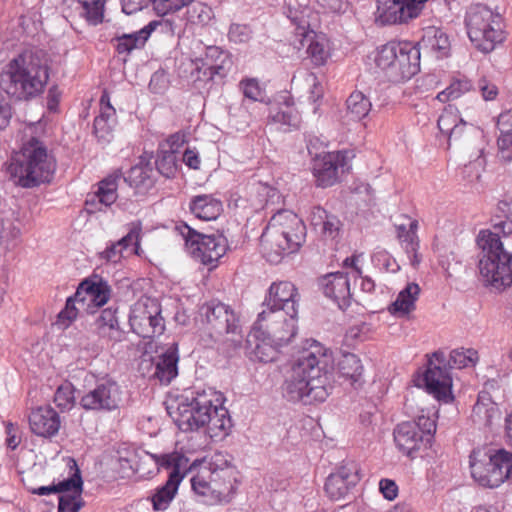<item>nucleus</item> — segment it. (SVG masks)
<instances>
[{"label":"nucleus","instance_id":"nucleus-1","mask_svg":"<svg viewBox=\"0 0 512 512\" xmlns=\"http://www.w3.org/2000/svg\"><path fill=\"white\" fill-rule=\"evenodd\" d=\"M332 353L321 343L312 340L291 367L283 386V396L291 402L310 405L323 402L332 390Z\"/></svg>","mask_w":512,"mask_h":512},{"label":"nucleus","instance_id":"nucleus-2","mask_svg":"<svg viewBox=\"0 0 512 512\" xmlns=\"http://www.w3.org/2000/svg\"><path fill=\"white\" fill-rule=\"evenodd\" d=\"M49 71L41 51H25L4 67L0 73V88L16 101H30L44 92Z\"/></svg>","mask_w":512,"mask_h":512},{"label":"nucleus","instance_id":"nucleus-3","mask_svg":"<svg viewBox=\"0 0 512 512\" xmlns=\"http://www.w3.org/2000/svg\"><path fill=\"white\" fill-rule=\"evenodd\" d=\"M180 430L194 431L207 426L211 437L228 435L232 421L228 410L221 404V396L210 390L196 392L182 399L172 414Z\"/></svg>","mask_w":512,"mask_h":512},{"label":"nucleus","instance_id":"nucleus-4","mask_svg":"<svg viewBox=\"0 0 512 512\" xmlns=\"http://www.w3.org/2000/svg\"><path fill=\"white\" fill-rule=\"evenodd\" d=\"M4 169L15 186L32 189L52 180L56 163L46 145L39 138L31 136L4 163Z\"/></svg>","mask_w":512,"mask_h":512},{"label":"nucleus","instance_id":"nucleus-5","mask_svg":"<svg viewBox=\"0 0 512 512\" xmlns=\"http://www.w3.org/2000/svg\"><path fill=\"white\" fill-rule=\"evenodd\" d=\"M477 245L481 249L479 270L485 282L496 289L511 286L512 253L504 249L498 233L481 230Z\"/></svg>","mask_w":512,"mask_h":512},{"label":"nucleus","instance_id":"nucleus-6","mask_svg":"<svg viewBox=\"0 0 512 512\" xmlns=\"http://www.w3.org/2000/svg\"><path fill=\"white\" fill-rule=\"evenodd\" d=\"M465 26L470 41L483 53L492 52L505 40L503 16L484 4L469 7L465 15Z\"/></svg>","mask_w":512,"mask_h":512},{"label":"nucleus","instance_id":"nucleus-7","mask_svg":"<svg viewBox=\"0 0 512 512\" xmlns=\"http://www.w3.org/2000/svg\"><path fill=\"white\" fill-rule=\"evenodd\" d=\"M472 478L483 487L496 488L512 479V452L492 447H478L469 456Z\"/></svg>","mask_w":512,"mask_h":512},{"label":"nucleus","instance_id":"nucleus-8","mask_svg":"<svg viewBox=\"0 0 512 512\" xmlns=\"http://www.w3.org/2000/svg\"><path fill=\"white\" fill-rule=\"evenodd\" d=\"M375 63L391 82L409 80L420 70V52L411 42H389L377 50Z\"/></svg>","mask_w":512,"mask_h":512},{"label":"nucleus","instance_id":"nucleus-9","mask_svg":"<svg viewBox=\"0 0 512 512\" xmlns=\"http://www.w3.org/2000/svg\"><path fill=\"white\" fill-rule=\"evenodd\" d=\"M175 229L185 241L190 255L204 265L216 267L228 249V241L222 233H201L186 223L176 225Z\"/></svg>","mask_w":512,"mask_h":512},{"label":"nucleus","instance_id":"nucleus-10","mask_svg":"<svg viewBox=\"0 0 512 512\" xmlns=\"http://www.w3.org/2000/svg\"><path fill=\"white\" fill-rule=\"evenodd\" d=\"M150 456L158 468L171 470L165 484L157 488L151 498L153 509L164 511L176 496L181 481L191 470L192 465L189 464V459L179 452L150 454Z\"/></svg>","mask_w":512,"mask_h":512},{"label":"nucleus","instance_id":"nucleus-11","mask_svg":"<svg viewBox=\"0 0 512 512\" xmlns=\"http://www.w3.org/2000/svg\"><path fill=\"white\" fill-rule=\"evenodd\" d=\"M129 324L132 331L142 338L162 335L165 322L158 300L147 296L140 297L131 307Z\"/></svg>","mask_w":512,"mask_h":512},{"label":"nucleus","instance_id":"nucleus-12","mask_svg":"<svg viewBox=\"0 0 512 512\" xmlns=\"http://www.w3.org/2000/svg\"><path fill=\"white\" fill-rule=\"evenodd\" d=\"M436 432L435 420L429 416L421 415L414 421H405L394 429V441L397 448L404 455L413 457L422 444H430Z\"/></svg>","mask_w":512,"mask_h":512},{"label":"nucleus","instance_id":"nucleus-13","mask_svg":"<svg viewBox=\"0 0 512 512\" xmlns=\"http://www.w3.org/2000/svg\"><path fill=\"white\" fill-rule=\"evenodd\" d=\"M253 327L267 332L278 343H289L297 333V316L286 308L262 306Z\"/></svg>","mask_w":512,"mask_h":512},{"label":"nucleus","instance_id":"nucleus-14","mask_svg":"<svg viewBox=\"0 0 512 512\" xmlns=\"http://www.w3.org/2000/svg\"><path fill=\"white\" fill-rule=\"evenodd\" d=\"M122 396L123 391L116 381L101 378L81 396L79 404L86 411L106 413L120 407Z\"/></svg>","mask_w":512,"mask_h":512},{"label":"nucleus","instance_id":"nucleus-15","mask_svg":"<svg viewBox=\"0 0 512 512\" xmlns=\"http://www.w3.org/2000/svg\"><path fill=\"white\" fill-rule=\"evenodd\" d=\"M427 0H377L376 22L380 25L407 23L418 17Z\"/></svg>","mask_w":512,"mask_h":512},{"label":"nucleus","instance_id":"nucleus-16","mask_svg":"<svg viewBox=\"0 0 512 512\" xmlns=\"http://www.w3.org/2000/svg\"><path fill=\"white\" fill-rule=\"evenodd\" d=\"M202 321L206 322L215 333L240 335L239 319L229 306L216 301H210L200 307Z\"/></svg>","mask_w":512,"mask_h":512},{"label":"nucleus","instance_id":"nucleus-17","mask_svg":"<svg viewBox=\"0 0 512 512\" xmlns=\"http://www.w3.org/2000/svg\"><path fill=\"white\" fill-rule=\"evenodd\" d=\"M360 481L359 469L355 462L349 461L340 465L326 479L325 492L334 501L345 499Z\"/></svg>","mask_w":512,"mask_h":512},{"label":"nucleus","instance_id":"nucleus-18","mask_svg":"<svg viewBox=\"0 0 512 512\" xmlns=\"http://www.w3.org/2000/svg\"><path fill=\"white\" fill-rule=\"evenodd\" d=\"M347 152H328L314 159L313 175L319 187L333 186L339 179V170L346 166Z\"/></svg>","mask_w":512,"mask_h":512},{"label":"nucleus","instance_id":"nucleus-19","mask_svg":"<svg viewBox=\"0 0 512 512\" xmlns=\"http://www.w3.org/2000/svg\"><path fill=\"white\" fill-rule=\"evenodd\" d=\"M218 456L202 469H207V478L210 480L215 493L221 496L227 504L231 501L236 490V478L234 467L225 460L218 464Z\"/></svg>","mask_w":512,"mask_h":512},{"label":"nucleus","instance_id":"nucleus-20","mask_svg":"<svg viewBox=\"0 0 512 512\" xmlns=\"http://www.w3.org/2000/svg\"><path fill=\"white\" fill-rule=\"evenodd\" d=\"M448 144L465 149L470 157L478 158L484 150V133L479 127L460 119L448 137Z\"/></svg>","mask_w":512,"mask_h":512},{"label":"nucleus","instance_id":"nucleus-21","mask_svg":"<svg viewBox=\"0 0 512 512\" xmlns=\"http://www.w3.org/2000/svg\"><path fill=\"white\" fill-rule=\"evenodd\" d=\"M247 350L251 360L269 363L277 359L279 347L287 343H278L267 332L252 327L247 336Z\"/></svg>","mask_w":512,"mask_h":512},{"label":"nucleus","instance_id":"nucleus-22","mask_svg":"<svg viewBox=\"0 0 512 512\" xmlns=\"http://www.w3.org/2000/svg\"><path fill=\"white\" fill-rule=\"evenodd\" d=\"M271 237H277L284 233L286 236L293 238L303 244L306 237V226L297 214L290 210H279L269 220Z\"/></svg>","mask_w":512,"mask_h":512},{"label":"nucleus","instance_id":"nucleus-23","mask_svg":"<svg viewBox=\"0 0 512 512\" xmlns=\"http://www.w3.org/2000/svg\"><path fill=\"white\" fill-rule=\"evenodd\" d=\"M178 351L175 344L171 345L155 362L142 360L141 369L152 370L150 378L157 379L161 384H169L178 374Z\"/></svg>","mask_w":512,"mask_h":512},{"label":"nucleus","instance_id":"nucleus-24","mask_svg":"<svg viewBox=\"0 0 512 512\" xmlns=\"http://www.w3.org/2000/svg\"><path fill=\"white\" fill-rule=\"evenodd\" d=\"M299 293L288 281L274 282L268 289L262 306L286 308L292 315H298Z\"/></svg>","mask_w":512,"mask_h":512},{"label":"nucleus","instance_id":"nucleus-25","mask_svg":"<svg viewBox=\"0 0 512 512\" xmlns=\"http://www.w3.org/2000/svg\"><path fill=\"white\" fill-rule=\"evenodd\" d=\"M320 285L324 295L337 303L341 310H345L350 306L352 294L347 273H329L320 280Z\"/></svg>","mask_w":512,"mask_h":512},{"label":"nucleus","instance_id":"nucleus-26","mask_svg":"<svg viewBox=\"0 0 512 512\" xmlns=\"http://www.w3.org/2000/svg\"><path fill=\"white\" fill-rule=\"evenodd\" d=\"M269 232L270 226L267 225L260 239L266 258L270 263H279L284 255L295 253L302 246L301 243L294 241L284 233L274 238Z\"/></svg>","mask_w":512,"mask_h":512},{"label":"nucleus","instance_id":"nucleus-27","mask_svg":"<svg viewBox=\"0 0 512 512\" xmlns=\"http://www.w3.org/2000/svg\"><path fill=\"white\" fill-rule=\"evenodd\" d=\"M152 158V154L144 152L139 163L131 167L124 176V181L138 194H145L154 186Z\"/></svg>","mask_w":512,"mask_h":512},{"label":"nucleus","instance_id":"nucleus-28","mask_svg":"<svg viewBox=\"0 0 512 512\" xmlns=\"http://www.w3.org/2000/svg\"><path fill=\"white\" fill-rule=\"evenodd\" d=\"M424 382L427 392L436 399L444 402L452 400V378L445 367L432 366V360H429V366L424 374Z\"/></svg>","mask_w":512,"mask_h":512},{"label":"nucleus","instance_id":"nucleus-29","mask_svg":"<svg viewBox=\"0 0 512 512\" xmlns=\"http://www.w3.org/2000/svg\"><path fill=\"white\" fill-rule=\"evenodd\" d=\"M60 417L51 407H39L29 415V425L32 433L44 438L55 436L60 429Z\"/></svg>","mask_w":512,"mask_h":512},{"label":"nucleus","instance_id":"nucleus-30","mask_svg":"<svg viewBox=\"0 0 512 512\" xmlns=\"http://www.w3.org/2000/svg\"><path fill=\"white\" fill-rule=\"evenodd\" d=\"M198 61L202 63L203 74L208 75L210 80H214L215 76L225 77L232 66L230 54L218 46H207L204 56Z\"/></svg>","mask_w":512,"mask_h":512},{"label":"nucleus","instance_id":"nucleus-31","mask_svg":"<svg viewBox=\"0 0 512 512\" xmlns=\"http://www.w3.org/2000/svg\"><path fill=\"white\" fill-rule=\"evenodd\" d=\"M121 177L122 173L120 171H116L99 182L97 191L92 195H88L85 201L88 212L93 213L95 211L90 208V206L96 203L109 207L116 201L118 197V181Z\"/></svg>","mask_w":512,"mask_h":512},{"label":"nucleus","instance_id":"nucleus-32","mask_svg":"<svg viewBox=\"0 0 512 512\" xmlns=\"http://www.w3.org/2000/svg\"><path fill=\"white\" fill-rule=\"evenodd\" d=\"M100 105V113L94 119L93 133L99 140L109 141V136L116 124V111L106 93L101 96Z\"/></svg>","mask_w":512,"mask_h":512},{"label":"nucleus","instance_id":"nucleus-33","mask_svg":"<svg viewBox=\"0 0 512 512\" xmlns=\"http://www.w3.org/2000/svg\"><path fill=\"white\" fill-rule=\"evenodd\" d=\"M116 313L117 309H113L112 307L106 308L101 311L94 322V331L100 337L108 338L114 342L120 341L123 334Z\"/></svg>","mask_w":512,"mask_h":512},{"label":"nucleus","instance_id":"nucleus-34","mask_svg":"<svg viewBox=\"0 0 512 512\" xmlns=\"http://www.w3.org/2000/svg\"><path fill=\"white\" fill-rule=\"evenodd\" d=\"M190 211L201 220H215L223 211L222 202L213 195H197L192 198Z\"/></svg>","mask_w":512,"mask_h":512},{"label":"nucleus","instance_id":"nucleus-35","mask_svg":"<svg viewBox=\"0 0 512 512\" xmlns=\"http://www.w3.org/2000/svg\"><path fill=\"white\" fill-rule=\"evenodd\" d=\"M415 46L419 48V51L421 49L436 51L443 57L446 56L449 51L450 41L445 32L437 27L430 26L423 30V35Z\"/></svg>","mask_w":512,"mask_h":512},{"label":"nucleus","instance_id":"nucleus-36","mask_svg":"<svg viewBox=\"0 0 512 512\" xmlns=\"http://www.w3.org/2000/svg\"><path fill=\"white\" fill-rule=\"evenodd\" d=\"M206 474L207 469H201L191 478L192 490L206 505L226 504L221 496L214 492L212 484Z\"/></svg>","mask_w":512,"mask_h":512},{"label":"nucleus","instance_id":"nucleus-37","mask_svg":"<svg viewBox=\"0 0 512 512\" xmlns=\"http://www.w3.org/2000/svg\"><path fill=\"white\" fill-rule=\"evenodd\" d=\"M420 294V287L416 283H408L401 290L394 302L389 306L393 315L405 316L415 309V302Z\"/></svg>","mask_w":512,"mask_h":512},{"label":"nucleus","instance_id":"nucleus-38","mask_svg":"<svg viewBox=\"0 0 512 512\" xmlns=\"http://www.w3.org/2000/svg\"><path fill=\"white\" fill-rule=\"evenodd\" d=\"M472 419L481 426L489 427L493 424L494 420L500 419V410L497 404L489 397L479 396L473 406Z\"/></svg>","mask_w":512,"mask_h":512},{"label":"nucleus","instance_id":"nucleus-39","mask_svg":"<svg viewBox=\"0 0 512 512\" xmlns=\"http://www.w3.org/2000/svg\"><path fill=\"white\" fill-rule=\"evenodd\" d=\"M340 377L350 381L351 385H361L363 366L361 360L352 353H345L337 363Z\"/></svg>","mask_w":512,"mask_h":512},{"label":"nucleus","instance_id":"nucleus-40","mask_svg":"<svg viewBox=\"0 0 512 512\" xmlns=\"http://www.w3.org/2000/svg\"><path fill=\"white\" fill-rule=\"evenodd\" d=\"M269 118L272 122L283 126L284 131H291L298 129L301 123V116L298 110L289 103L278 107L276 110H271Z\"/></svg>","mask_w":512,"mask_h":512},{"label":"nucleus","instance_id":"nucleus-41","mask_svg":"<svg viewBox=\"0 0 512 512\" xmlns=\"http://www.w3.org/2000/svg\"><path fill=\"white\" fill-rule=\"evenodd\" d=\"M82 288H86V294L88 295L89 301L97 307L105 305L111 295L110 286L102 279H99L98 281L85 279L81 282V289Z\"/></svg>","mask_w":512,"mask_h":512},{"label":"nucleus","instance_id":"nucleus-42","mask_svg":"<svg viewBox=\"0 0 512 512\" xmlns=\"http://www.w3.org/2000/svg\"><path fill=\"white\" fill-rule=\"evenodd\" d=\"M154 164L158 173L168 179L175 177L178 170L177 156L164 146H159Z\"/></svg>","mask_w":512,"mask_h":512},{"label":"nucleus","instance_id":"nucleus-43","mask_svg":"<svg viewBox=\"0 0 512 512\" xmlns=\"http://www.w3.org/2000/svg\"><path fill=\"white\" fill-rule=\"evenodd\" d=\"M347 113L353 120L365 118L372 108L371 101L360 91H354L346 100Z\"/></svg>","mask_w":512,"mask_h":512},{"label":"nucleus","instance_id":"nucleus-44","mask_svg":"<svg viewBox=\"0 0 512 512\" xmlns=\"http://www.w3.org/2000/svg\"><path fill=\"white\" fill-rule=\"evenodd\" d=\"M68 466L72 473L67 479H64L63 481H60L58 484H55L56 494H68L67 492H72L71 495L81 494L83 488V481L81 477V472L77 466L76 461L72 458H69Z\"/></svg>","mask_w":512,"mask_h":512},{"label":"nucleus","instance_id":"nucleus-45","mask_svg":"<svg viewBox=\"0 0 512 512\" xmlns=\"http://www.w3.org/2000/svg\"><path fill=\"white\" fill-rule=\"evenodd\" d=\"M418 222L410 220L408 227L405 224L396 225L397 237L404 247L406 253L418 250L419 241L417 237Z\"/></svg>","mask_w":512,"mask_h":512},{"label":"nucleus","instance_id":"nucleus-46","mask_svg":"<svg viewBox=\"0 0 512 512\" xmlns=\"http://www.w3.org/2000/svg\"><path fill=\"white\" fill-rule=\"evenodd\" d=\"M478 352L472 348H458L450 352L448 365L450 368L462 369L474 366L478 361Z\"/></svg>","mask_w":512,"mask_h":512},{"label":"nucleus","instance_id":"nucleus-47","mask_svg":"<svg viewBox=\"0 0 512 512\" xmlns=\"http://www.w3.org/2000/svg\"><path fill=\"white\" fill-rule=\"evenodd\" d=\"M254 30L249 24L233 22L229 25L227 38L234 45L248 44L253 38Z\"/></svg>","mask_w":512,"mask_h":512},{"label":"nucleus","instance_id":"nucleus-48","mask_svg":"<svg viewBox=\"0 0 512 512\" xmlns=\"http://www.w3.org/2000/svg\"><path fill=\"white\" fill-rule=\"evenodd\" d=\"M471 88L472 83L470 80L466 78L456 79L444 91L437 95V99L441 102L454 100L459 98L464 93L470 91Z\"/></svg>","mask_w":512,"mask_h":512},{"label":"nucleus","instance_id":"nucleus-49","mask_svg":"<svg viewBox=\"0 0 512 512\" xmlns=\"http://www.w3.org/2000/svg\"><path fill=\"white\" fill-rule=\"evenodd\" d=\"M115 42V49L119 54H129L134 49L144 46L143 39L138 36L137 32L131 34H123L112 39Z\"/></svg>","mask_w":512,"mask_h":512},{"label":"nucleus","instance_id":"nucleus-50","mask_svg":"<svg viewBox=\"0 0 512 512\" xmlns=\"http://www.w3.org/2000/svg\"><path fill=\"white\" fill-rule=\"evenodd\" d=\"M307 54L316 66L324 65L329 57V51L323 38L311 40L307 47Z\"/></svg>","mask_w":512,"mask_h":512},{"label":"nucleus","instance_id":"nucleus-51","mask_svg":"<svg viewBox=\"0 0 512 512\" xmlns=\"http://www.w3.org/2000/svg\"><path fill=\"white\" fill-rule=\"evenodd\" d=\"M75 401L74 388L70 382L60 385L55 394L54 402L62 410H69Z\"/></svg>","mask_w":512,"mask_h":512},{"label":"nucleus","instance_id":"nucleus-52","mask_svg":"<svg viewBox=\"0 0 512 512\" xmlns=\"http://www.w3.org/2000/svg\"><path fill=\"white\" fill-rule=\"evenodd\" d=\"M460 119L462 118L457 114V109L449 105L438 119V128L449 137L454 127L459 124Z\"/></svg>","mask_w":512,"mask_h":512},{"label":"nucleus","instance_id":"nucleus-53","mask_svg":"<svg viewBox=\"0 0 512 512\" xmlns=\"http://www.w3.org/2000/svg\"><path fill=\"white\" fill-rule=\"evenodd\" d=\"M153 9L159 15H166L169 12L178 11L184 6L189 5L194 0H149Z\"/></svg>","mask_w":512,"mask_h":512},{"label":"nucleus","instance_id":"nucleus-54","mask_svg":"<svg viewBox=\"0 0 512 512\" xmlns=\"http://www.w3.org/2000/svg\"><path fill=\"white\" fill-rule=\"evenodd\" d=\"M83 14L87 21L92 25H97L103 20V4L96 0L92 2H83Z\"/></svg>","mask_w":512,"mask_h":512},{"label":"nucleus","instance_id":"nucleus-55","mask_svg":"<svg viewBox=\"0 0 512 512\" xmlns=\"http://www.w3.org/2000/svg\"><path fill=\"white\" fill-rule=\"evenodd\" d=\"M83 504L81 494H62L59 496L58 512H78Z\"/></svg>","mask_w":512,"mask_h":512},{"label":"nucleus","instance_id":"nucleus-56","mask_svg":"<svg viewBox=\"0 0 512 512\" xmlns=\"http://www.w3.org/2000/svg\"><path fill=\"white\" fill-rule=\"evenodd\" d=\"M141 227L139 224L131 227L128 234L117 241V245L122 247L125 251L132 245H134V253L138 254L139 238H140Z\"/></svg>","mask_w":512,"mask_h":512},{"label":"nucleus","instance_id":"nucleus-57","mask_svg":"<svg viewBox=\"0 0 512 512\" xmlns=\"http://www.w3.org/2000/svg\"><path fill=\"white\" fill-rule=\"evenodd\" d=\"M240 88L244 96L253 101H258L261 98L262 90L256 79H244L240 82Z\"/></svg>","mask_w":512,"mask_h":512},{"label":"nucleus","instance_id":"nucleus-58","mask_svg":"<svg viewBox=\"0 0 512 512\" xmlns=\"http://www.w3.org/2000/svg\"><path fill=\"white\" fill-rule=\"evenodd\" d=\"M508 221H512L510 215L507 216L505 214L497 213L496 209H494V213L491 218L494 231L491 232L498 233L499 237L500 234H503L504 236L512 234V231L509 230V227L506 224Z\"/></svg>","mask_w":512,"mask_h":512},{"label":"nucleus","instance_id":"nucleus-59","mask_svg":"<svg viewBox=\"0 0 512 512\" xmlns=\"http://www.w3.org/2000/svg\"><path fill=\"white\" fill-rule=\"evenodd\" d=\"M499 158L506 163L512 162V134L498 137Z\"/></svg>","mask_w":512,"mask_h":512},{"label":"nucleus","instance_id":"nucleus-60","mask_svg":"<svg viewBox=\"0 0 512 512\" xmlns=\"http://www.w3.org/2000/svg\"><path fill=\"white\" fill-rule=\"evenodd\" d=\"M75 304L76 302L71 297L67 298L64 309L58 314L59 322H62L68 326L73 320L76 319L78 309L76 308Z\"/></svg>","mask_w":512,"mask_h":512},{"label":"nucleus","instance_id":"nucleus-61","mask_svg":"<svg viewBox=\"0 0 512 512\" xmlns=\"http://www.w3.org/2000/svg\"><path fill=\"white\" fill-rule=\"evenodd\" d=\"M13 108L6 98L0 93V131L5 130L12 119Z\"/></svg>","mask_w":512,"mask_h":512},{"label":"nucleus","instance_id":"nucleus-62","mask_svg":"<svg viewBox=\"0 0 512 512\" xmlns=\"http://www.w3.org/2000/svg\"><path fill=\"white\" fill-rule=\"evenodd\" d=\"M339 227V219L335 215L329 214L327 219L325 220V224H323L320 231L323 234V236L333 239L337 236Z\"/></svg>","mask_w":512,"mask_h":512},{"label":"nucleus","instance_id":"nucleus-63","mask_svg":"<svg viewBox=\"0 0 512 512\" xmlns=\"http://www.w3.org/2000/svg\"><path fill=\"white\" fill-rule=\"evenodd\" d=\"M379 490L383 497L389 501L394 500L398 495V486L394 480L381 479L379 482Z\"/></svg>","mask_w":512,"mask_h":512},{"label":"nucleus","instance_id":"nucleus-64","mask_svg":"<svg viewBox=\"0 0 512 512\" xmlns=\"http://www.w3.org/2000/svg\"><path fill=\"white\" fill-rule=\"evenodd\" d=\"M497 126L500 136L512 134V110H508L499 115Z\"/></svg>","mask_w":512,"mask_h":512}]
</instances>
